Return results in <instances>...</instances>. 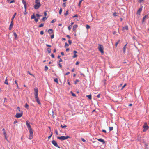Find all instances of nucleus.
Listing matches in <instances>:
<instances>
[{
    "label": "nucleus",
    "instance_id": "nucleus-30",
    "mask_svg": "<svg viewBox=\"0 0 149 149\" xmlns=\"http://www.w3.org/2000/svg\"><path fill=\"white\" fill-rule=\"evenodd\" d=\"M40 0H35V3H40Z\"/></svg>",
    "mask_w": 149,
    "mask_h": 149
},
{
    "label": "nucleus",
    "instance_id": "nucleus-21",
    "mask_svg": "<svg viewBox=\"0 0 149 149\" xmlns=\"http://www.w3.org/2000/svg\"><path fill=\"white\" fill-rule=\"evenodd\" d=\"M36 102L39 104H41V103L40 102V101L39 99V98H38V99H36Z\"/></svg>",
    "mask_w": 149,
    "mask_h": 149
},
{
    "label": "nucleus",
    "instance_id": "nucleus-64",
    "mask_svg": "<svg viewBox=\"0 0 149 149\" xmlns=\"http://www.w3.org/2000/svg\"><path fill=\"white\" fill-rule=\"evenodd\" d=\"M79 61H77L76 62V64H75L76 65H78L79 64Z\"/></svg>",
    "mask_w": 149,
    "mask_h": 149
},
{
    "label": "nucleus",
    "instance_id": "nucleus-2",
    "mask_svg": "<svg viewBox=\"0 0 149 149\" xmlns=\"http://www.w3.org/2000/svg\"><path fill=\"white\" fill-rule=\"evenodd\" d=\"M70 137L69 136H58L57 137V138L62 141H63L67 139L68 138H70Z\"/></svg>",
    "mask_w": 149,
    "mask_h": 149
},
{
    "label": "nucleus",
    "instance_id": "nucleus-7",
    "mask_svg": "<svg viewBox=\"0 0 149 149\" xmlns=\"http://www.w3.org/2000/svg\"><path fill=\"white\" fill-rule=\"evenodd\" d=\"M23 112H21V113H17L15 117L17 118H19L21 117L22 115Z\"/></svg>",
    "mask_w": 149,
    "mask_h": 149
},
{
    "label": "nucleus",
    "instance_id": "nucleus-14",
    "mask_svg": "<svg viewBox=\"0 0 149 149\" xmlns=\"http://www.w3.org/2000/svg\"><path fill=\"white\" fill-rule=\"evenodd\" d=\"M78 26L77 25H75L73 26L72 29L74 31H75L77 27Z\"/></svg>",
    "mask_w": 149,
    "mask_h": 149
},
{
    "label": "nucleus",
    "instance_id": "nucleus-40",
    "mask_svg": "<svg viewBox=\"0 0 149 149\" xmlns=\"http://www.w3.org/2000/svg\"><path fill=\"white\" fill-rule=\"evenodd\" d=\"M109 128L110 131H112L113 130V127H109Z\"/></svg>",
    "mask_w": 149,
    "mask_h": 149
},
{
    "label": "nucleus",
    "instance_id": "nucleus-56",
    "mask_svg": "<svg viewBox=\"0 0 149 149\" xmlns=\"http://www.w3.org/2000/svg\"><path fill=\"white\" fill-rule=\"evenodd\" d=\"M81 141L84 142H85L86 141V140H85L84 138H81Z\"/></svg>",
    "mask_w": 149,
    "mask_h": 149
},
{
    "label": "nucleus",
    "instance_id": "nucleus-62",
    "mask_svg": "<svg viewBox=\"0 0 149 149\" xmlns=\"http://www.w3.org/2000/svg\"><path fill=\"white\" fill-rule=\"evenodd\" d=\"M46 46H47V47H51V46L50 45H49L48 44H46Z\"/></svg>",
    "mask_w": 149,
    "mask_h": 149
},
{
    "label": "nucleus",
    "instance_id": "nucleus-35",
    "mask_svg": "<svg viewBox=\"0 0 149 149\" xmlns=\"http://www.w3.org/2000/svg\"><path fill=\"white\" fill-rule=\"evenodd\" d=\"M2 131L3 132V134H4V135H5V134H6V133L5 132V129L4 128H3V129H2Z\"/></svg>",
    "mask_w": 149,
    "mask_h": 149
},
{
    "label": "nucleus",
    "instance_id": "nucleus-36",
    "mask_svg": "<svg viewBox=\"0 0 149 149\" xmlns=\"http://www.w3.org/2000/svg\"><path fill=\"white\" fill-rule=\"evenodd\" d=\"M79 82V80L78 79H77L75 81H74V84H77V83Z\"/></svg>",
    "mask_w": 149,
    "mask_h": 149
},
{
    "label": "nucleus",
    "instance_id": "nucleus-3",
    "mask_svg": "<svg viewBox=\"0 0 149 149\" xmlns=\"http://www.w3.org/2000/svg\"><path fill=\"white\" fill-rule=\"evenodd\" d=\"M98 49L99 50L101 53H104L103 47L102 45H101V44H99L98 47Z\"/></svg>",
    "mask_w": 149,
    "mask_h": 149
},
{
    "label": "nucleus",
    "instance_id": "nucleus-54",
    "mask_svg": "<svg viewBox=\"0 0 149 149\" xmlns=\"http://www.w3.org/2000/svg\"><path fill=\"white\" fill-rule=\"evenodd\" d=\"M51 56L52 58H54V56L53 54H51Z\"/></svg>",
    "mask_w": 149,
    "mask_h": 149
},
{
    "label": "nucleus",
    "instance_id": "nucleus-10",
    "mask_svg": "<svg viewBox=\"0 0 149 149\" xmlns=\"http://www.w3.org/2000/svg\"><path fill=\"white\" fill-rule=\"evenodd\" d=\"M22 2L23 4L24 5L25 9L26 10V2L24 0L22 1Z\"/></svg>",
    "mask_w": 149,
    "mask_h": 149
},
{
    "label": "nucleus",
    "instance_id": "nucleus-47",
    "mask_svg": "<svg viewBox=\"0 0 149 149\" xmlns=\"http://www.w3.org/2000/svg\"><path fill=\"white\" fill-rule=\"evenodd\" d=\"M56 20L55 19H54L52 21H51V23H54L56 22Z\"/></svg>",
    "mask_w": 149,
    "mask_h": 149
},
{
    "label": "nucleus",
    "instance_id": "nucleus-32",
    "mask_svg": "<svg viewBox=\"0 0 149 149\" xmlns=\"http://www.w3.org/2000/svg\"><path fill=\"white\" fill-rule=\"evenodd\" d=\"M48 69V67L47 66H45V71H47Z\"/></svg>",
    "mask_w": 149,
    "mask_h": 149
},
{
    "label": "nucleus",
    "instance_id": "nucleus-17",
    "mask_svg": "<svg viewBox=\"0 0 149 149\" xmlns=\"http://www.w3.org/2000/svg\"><path fill=\"white\" fill-rule=\"evenodd\" d=\"M148 15H146L143 17V19H142V22H143L144 21L146 18H148Z\"/></svg>",
    "mask_w": 149,
    "mask_h": 149
},
{
    "label": "nucleus",
    "instance_id": "nucleus-12",
    "mask_svg": "<svg viewBox=\"0 0 149 149\" xmlns=\"http://www.w3.org/2000/svg\"><path fill=\"white\" fill-rule=\"evenodd\" d=\"M142 11V8H140L138 10L137 14L138 15H140L141 12Z\"/></svg>",
    "mask_w": 149,
    "mask_h": 149
},
{
    "label": "nucleus",
    "instance_id": "nucleus-55",
    "mask_svg": "<svg viewBox=\"0 0 149 149\" xmlns=\"http://www.w3.org/2000/svg\"><path fill=\"white\" fill-rule=\"evenodd\" d=\"M65 47L69 46V45L67 42H65Z\"/></svg>",
    "mask_w": 149,
    "mask_h": 149
},
{
    "label": "nucleus",
    "instance_id": "nucleus-49",
    "mask_svg": "<svg viewBox=\"0 0 149 149\" xmlns=\"http://www.w3.org/2000/svg\"><path fill=\"white\" fill-rule=\"evenodd\" d=\"M36 16L37 17H40L41 16V15H39V14H36Z\"/></svg>",
    "mask_w": 149,
    "mask_h": 149
},
{
    "label": "nucleus",
    "instance_id": "nucleus-5",
    "mask_svg": "<svg viewBox=\"0 0 149 149\" xmlns=\"http://www.w3.org/2000/svg\"><path fill=\"white\" fill-rule=\"evenodd\" d=\"M52 144L54 145L55 147L58 148H60V147H59L57 144V143L54 140H53L52 141Z\"/></svg>",
    "mask_w": 149,
    "mask_h": 149
},
{
    "label": "nucleus",
    "instance_id": "nucleus-1",
    "mask_svg": "<svg viewBox=\"0 0 149 149\" xmlns=\"http://www.w3.org/2000/svg\"><path fill=\"white\" fill-rule=\"evenodd\" d=\"M27 126V128L29 131V139L31 140L32 139L33 136V132L32 128L31 127L30 125L29 124Z\"/></svg>",
    "mask_w": 149,
    "mask_h": 149
},
{
    "label": "nucleus",
    "instance_id": "nucleus-13",
    "mask_svg": "<svg viewBox=\"0 0 149 149\" xmlns=\"http://www.w3.org/2000/svg\"><path fill=\"white\" fill-rule=\"evenodd\" d=\"M14 36V39L15 40H17V36L16 33L15 32H14L13 33Z\"/></svg>",
    "mask_w": 149,
    "mask_h": 149
},
{
    "label": "nucleus",
    "instance_id": "nucleus-52",
    "mask_svg": "<svg viewBox=\"0 0 149 149\" xmlns=\"http://www.w3.org/2000/svg\"><path fill=\"white\" fill-rule=\"evenodd\" d=\"M77 55L74 54V56H73V58H76V57H77Z\"/></svg>",
    "mask_w": 149,
    "mask_h": 149
},
{
    "label": "nucleus",
    "instance_id": "nucleus-43",
    "mask_svg": "<svg viewBox=\"0 0 149 149\" xmlns=\"http://www.w3.org/2000/svg\"><path fill=\"white\" fill-rule=\"evenodd\" d=\"M61 127L63 128H65L67 127V126L65 125L63 126L62 125H61Z\"/></svg>",
    "mask_w": 149,
    "mask_h": 149
},
{
    "label": "nucleus",
    "instance_id": "nucleus-23",
    "mask_svg": "<svg viewBox=\"0 0 149 149\" xmlns=\"http://www.w3.org/2000/svg\"><path fill=\"white\" fill-rule=\"evenodd\" d=\"M86 97H88L89 99L91 100L92 99V96L91 95H87Z\"/></svg>",
    "mask_w": 149,
    "mask_h": 149
},
{
    "label": "nucleus",
    "instance_id": "nucleus-34",
    "mask_svg": "<svg viewBox=\"0 0 149 149\" xmlns=\"http://www.w3.org/2000/svg\"><path fill=\"white\" fill-rule=\"evenodd\" d=\"M44 25V23H41V24H40L39 26V27H42Z\"/></svg>",
    "mask_w": 149,
    "mask_h": 149
},
{
    "label": "nucleus",
    "instance_id": "nucleus-58",
    "mask_svg": "<svg viewBox=\"0 0 149 149\" xmlns=\"http://www.w3.org/2000/svg\"><path fill=\"white\" fill-rule=\"evenodd\" d=\"M26 125L27 126L28 125H29L30 124L29 123V122L28 121H26Z\"/></svg>",
    "mask_w": 149,
    "mask_h": 149
},
{
    "label": "nucleus",
    "instance_id": "nucleus-19",
    "mask_svg": "<svg viewBox=\"0 0 149 149\" xmlns=\"http://www.w3.org/2000/svg\"><path fill=\"white\" fill-rule=\"evenodd\" d=\"M128 26H127L126 25L124 27H123V30H128Z\"/></svg>",
    "mask_w": 149,
    "mask_h": 149
},
{
    "label": "nucleus",
    "instance_id": "nucleus-25",
    "mask_svg": "<svg viewBox=\"0 0 149 149\" xmlns=\"http://www.w3.org/2000/svg\"><path fill=\"white\" fill-rule=\"evenodd\" d=\"M35 15L34 14H33L31 16V19H35Z\"/></svg>",
    "mask_w": 149,
    "mask_h": 149
},
{
    "label": "nucleus",
    "instance_id": "nucleus-27",
    "mask_svg": "<svg viewBox=\"0 0 149 149\" xmlns=\"http://www.w3.org/2000/svg\"><path fill=\"white\" fill-rule=\"evenodd\" d=\"M83 0H81L79 2V3H78V6H79L80 7V5H81V3L82 2V1H83Z\"/></svg>",
    "mask_w": 149,
    "mask_h": 149
},
{
    "label": "nucleus",
    "instance_id": "nucleus-37",
    "mask_svg": "<svg viewBox=\"0 0 149 149\" xmlns=\"http://www.w3.org/2000/svg\"><path fill=\"white\" fill-rule=\"evenodd\" d=\"M71 93L72 96L74 97L76 96V95L74 93L72 92L71 91Z\"/></svg>",
    "mask_w": 149,
    "mask_h": 149
},
{
    "label": "nucleus",
    "instance_id": "nucleus-61",
    "mask_svg": "<svg viewBox=\"0 0 149 149\" xmlns=\"http://www.w3.org/2000/svg\"><path fill=\"white\" fill-rule=\"evenodd\" d=\"M35 21L36 22H37L38 21V19L37 18H35Z\"/></svg>",
    "mask_w": 149,
    "mask_h": 149
},
{
    "label": "nucleus",
    "instance_id": "nucleus-33",
    "mask_svg": "<svg viewBox=\"0 0 149 149\" xmlns=\"http://www.w3.org/2000/svg\"><path fill=\"white\" fill-rule=\"evenodd\" d=\"M25 107L26 109H28L29 107V105L27 103H26L25 106Z\"/></svg>",
    "mask_w": 149,
    "mask_h": 149
},
{
    "label": "nucleus",
    "instance_id": "nucleus-24",
    "mask_svg": "<svg viewBox=\"0 0 149 149\" xmlns=\"http://www.w3.org/2000/svg\"><path fill=\"white\" fill-rule=\"evenodd\" d=\"M17 109L19 111V113H21V112H23L22 111L20 110V108L19 107H17Z\"/></svg>",
    "mask_w": 149,
    "mask_h": 149
},
{
    "label": "nucleus",
    "instance_id": "nucleus-51",
    "mask_svg": "<svg viewBox=\"0 0 149 149\" xmlns=\"http://www.w3.org/2000/svg\"><path fill=\"white\" fill-rule=\"evenodd\" d=\"M126 84H125L121 88V90H122L126 86Z\"/></svg>",
    "mask_w": 149,
    "mask_h": 149
},
{
    "label": "nucleus",
    "instance_id": "nucleus-28",
    "mask_svg": "<svg viewBox=\"0 0 149 149\" xmlns=\"http://www.w3.org/2000/svg\"><path fill=\"white\" fill-rule=\"evenodd\" d=\"M4 83L6 84L7 85H8V82L7 81V78H6L5 81L4 82Z\"/></svg>",
    "mask_w": 149,
    "mask_h": 149
},
{
    "label": "nucleus",
    "instance_id": "nucleus-38",
    "mask_svg": "<svg viewBox=\"0 0 149 149\" xmlns=\"http://www.w3.org/2000/svg\"><path fill=\"white\" fill-rule=\"evenodd\" d=\"M62 8H60V9L59 10V14H60V15L61 14L62 12Z\"/></svg>",
    "mask_w": 149,
    "mask_h": 149
},
{
    "label": "nucleus",
    "instance_id": "nucleus-16",
    "mask_svg": "<svg viewBox=\"0 0 149 149\" xmlns=\"http://www.w3.org/2000/svg\"><path fill=\"white\" fill-rule=\"evenodd\" d=\"M48 32L49 34H51L53 32V30L52 29H49L48 30Z\"/></svg>",
    "mask_w": 149,
    "mask_h": 149
},
{
    "label": "nucleus",
    "instance_id": "nucleus-59",
    "mask_svg": "<svg viewBox=\"0 0 149 149\" xmlns=\"http://www.w3.org/2000/svg\"><path fill=\"white\" fill-rule=\"evenodd\" d=\"M15 2V1L14 0H12L10 2H9V3L10 4V3H13Z\"/></svg>",
    "mask_w": 149,
    "mask_h": 149
},
{
    "label": "nucleus",
    "instance_id": "nucleus-41",
    "mask_svg": "<svg viewBox=\"0 0 149 149\" xmlns=\"http://www.w3.org/2000/svg\"><path fill=\"white\" fill-rule=\"evenodd\" d=\"M86 28L87 29H88L90 28V26L89 25H86Z\"/></svg>",
    "mask_w": 149,
    "mask_h": 149
},
{
    "label": "nucleus",
    "instance_id": "nucleus-18",
    "mask_svg": "<svg viewBox=\"0 0 149 149\" xmlns=\"http://www.w3.org/2000/svg\"><path fill=\"white\" fill-rule=\"evenodd\" d=\"M127 44H126L124 47L123 48V52L124 53H125V51L126 48Z\"/></svg>",
    "mask_w": 149,
    "mask_h": 149
},
{
    "label": "nucleus",
    "instance_id": "nucleus-9",
    "mask_svg": "<svg viewBox=\"0 0 149 149\" xmlns=\"http://www.w3.org/2000/svg\"><path fill=\"white\" fill-rule=\"evenodd\" d=\"M13 24H14L13 22L11 21L10 24V26H9V30H11L13 26Z\"/></svg>",
    "mask_w": 149,
    "mask_h": 149
},
{
    "label": "nucleus",
    "instance_id": "nucleus-50",
    "mask_svg": "<svg viewBox=\"0 0 149 149\" xmlns=\"http://www.w3.org/2000/svg\"><path fill=\"white\" fill-rule=\"evenodd\" d=\"M43 34H44L43 31H41L40 32V34L42 35Z\"/></svg>",
    "mask_w": 149,
    "mask_h": 149
},
{
    "label": "nucleus",
    "instance_id": "nucleus-20",
    "mask_svg": "<svg viewBox=\"0 0 149 149\" xmlns=\"http://www.w3.org/2000/svg\"><path fill=\"white\" fill-rule=\"evenodd\" d=\"M17 82H18L17 80H16L15 81V83L16 84L17 87V88L18 89H19V88L18 86Z\"/></svg>",
    "mask_w": 149,
    "mask_h": 149
},
{
    "label": "nucleus",
    "instance_id": "nucleus-48",
    "mask_svg": "<svg viewBox=\"0 0 149 149\" xmlns=\"http://www.w3.org/2000/svg\"><path fill=\"white\" fill-rule=\"evenodd\" d=\"M52 134H53V133L52 132V134H51L48 137V139H50V138H51V137L52 136Z\"/></svg>",
    "mask_w": 149,
    "mask_h": 149
},
{
    "label": "nucleus",
    "instance_id": "nucleus-22",
    "mask_svg": "<svg viewBox=\"0 0 149 149\" xmlns=\"http://www.w3.org/2000/svg\"><path fill=\"white\" fill-rule=\"evenodd\" d=\"M47 51L48 52V53H50L51 52V49L50 48H48L47 49Z\"/></svg>",
    "mask_w": 149,
    "mask_h": 149
},
{
    "label": "nucleus",
    "instance_id": "nucleus-31",
    "mask_svg": "<svg viewBox=\"0 0 149 149\" xmlns=\"http://www.w3.org/2000/svg\"><path fill=\"white\" fill-rule=\"evenodd\" d=\"M54 81L55 82H56L57 83H58V79L57 78H55V79H54Z\"/></svg>",
    "mask_w": 149,
    "mask_h": 149
},
{
    "label": "nucleus",
    "instance_id": "nucleus-26",
    "mask_svg": "<svg viewBox=\"0 0 149 149\" xmlns=\"http://www.w3.org/2000/svg\"><path fill=\"white\" fill-rule=\"evenodd\" d=\"M120 42V40H119L115 44V46L116 47L117 46V45Z\"/></svg>",
    "mask_w": 149,
    "mask_h": 149
},
{
    "label": "nucleus",
    "instance_id": "nucleus-39",
    "mask_svg": "<svg viewBox=\"0 0 149 149\" xmlns=\"http://www.w3.org/2000/svg\"><path fill=\"white\" fill-rule=\"evenodd\" d=\"M72 28V26L71 25H69L68 27V29L69 30H70Z\"/></svg>",
    "mask_w": 149,
    "mask_h": 149
},
{
    "label": "nucleus",
    "instance_id": "nucleus-60",
    "mask_svg": "<svg viewBox=\"0 0 149 149\" xmlns=\"http://www.w3.org/2000/svg\"><path fill=\"white\" fill-rule=\"evenodd\" d=\"M78 17L77 15V14H76L74 16H73V18L76 17Z\"/></svg>",
    "mask_w": 149,
    "mask_h": 149
},
{
    "label": "nucleus",
    "instance_id": "nucleus-44",
    "mask_svg": "<svg viewBox=\"0 0 149 149\" xmlns=\"http://www.w3.org/2000/svg\"><path fill=\"white\" fill-rule=\"evenodd\" d=\"M66 3H63L62 6H63L64 7H65L66 6Z\"/></svg>",
    "mask_w": 149,
    "mask_h": 149
},
{
    "label": "nucleus",
    "instance_id": "nucleus-29",
    "mask_svg": "<svg viewBox=\"0 0 149 149\" xmlns=\"http://www.w3.org/2000/svg\"><path fill=\"white\" fill-rule=\"evenodd\" d=\"M113 15L114 16H117L118 15L117 13L116 12H115L113 13Z\"/></svg>",
    "mask_w": 149,
    "mask_h": 149
},
{
    "label": "nucleus",
    "instance_id": "nucleus-42",
    "mask_svg": "<svg viewBox=\"0 0 149 149\" xmlns=\"http://www.w3.org/2000/svg\"><path fill=\"white\" fill-rule=\"evenodd\" d=\"M68 14V10L66 11V12L64 13V15L65 16H67Z\"/></svg>",
    "mask_w": 149,
    "mask_h": 149
},
{
    "label": "nucleus",
    "instance_id": "nucleus-11",
    "mask_svg": "<svg viewBox=\"0 0 149 149\" xmlns=\"http://www.w3.org/2000/svg\"><path fill=\"white\" fill-rule=\"evenodd\" d=\"M97 140L98 141L103 143V144H104L105 143V141L104 140L102 139H98Z\"/></svg>",
    "mask_w": 149,
    "mask_h": 149
},
{
    "label": "nucleus",
    "instance_id": "nucleus-15",
    "mask_svg": "<svg viewBox=\"0 0 149 149\" xmlns=\"http://www.w3.org/2000/svg\"><path fill=\"white\" fill-rule=\"evenodd\" d=\"M16 14H17L16 13H14V15H13V16H12V17L11 18V21L13 22L14 19V18L15 17V16L16 15Z\"/></svg>",
    "mask_w": 149,
    "mask_h": 149
},
{
    "label": "nucleus",
    "instance_id": "nucleus-4",
    "mask_svg": "<svg viewBox=\"0 0 149 149\" xmlns=\"http://www.w3.org/2000/svg\"><path fill=\"white\" fill-rule=\"evenodd\" d=\"M143 128L144 129L143 130V132L146 131L149 128V127L147 125V123H144V125H143Z\"/></svg>",
    "mask_w": 149,
    "mask_h": 149
},
{
    "label": "nucleus",
    "instance_id": "nucleus-46",
    "mask_svg": "<svg viewBox=\"0 0 149 149\" xmlns=\"http://www.w3.org/2000/svg\"><path fill=\"white\" fill-rule=\"evenodd\" d=\"M45 19H47V18H46V17H44L42 19V21H45Z\"/></svg>",
    "mask_w": 149,
    "mask_h": 149
},
{
    "label": "nucleus",
    "instance_id": "nucleus-8",
    "mask_svg": "<svg viewBox=\"0 0 149 149\" xmlns=\"http://www.w3.org/2000/svg\"><path fill=\"white\" fill-rule=\"evenodd\" d=\"M34 92H35V96H37L38 95V90L37 88H34Z\"/></svg>",
    "mask_w": 149,
    "mask_h": 149
},
{
    "label": "nucleus",
    "instance_id": "nucleus-63",
    "mask_svg": "<svg viewBox=\"0 0 149 149\" xmlns=\"http://www.w3.org/2000/svg\"><path fill=\"white\" fill-rule=\"evenodd\" d=\"M63 61V60H62V59L61 58H60L59 59V62L60 63L61 62H62Z\"/></svg>",
    "mask_w": 149,
    "mask_h": 149
},
{
    "label": "nucleus",
    "instance_id": "nucleus-6",
    "mask_svg": "<svg viewBox=\"0 0 149 149\" xmlns=\"http://www.w3.org/2000/svg\"><path fill=\"white\" fill-rule=\"evenodd\" d=\"M41 4L40 3H35L34 6V8L36 9H38L40 7Z\"/></svg>",
    "mask_w": 149,
    "mask_h": 149
},
{
    "label": "nucleus",
    "instance_id": "nucleus-53",
    "mask_svg": "<svg viewBox=\"0 0 149 149\" xmlns=\"http://www.w3.org/2000/svg\"><path fill=\"white\" fill-rule=\"evenodd\" d=\"M54 38V34L52 35L51 36V38L53 39V38Z\"/></svg>",
    "mask_w": 149,
    "mask_h": 149
},
{
    "label": "nucleus",
    "instance_id": "nucleus-57",
    "mask_svg": "<svg viewBox=\"0 0 149 149\" xmlns=\"http://www.w3.org/2000/svg\"><path fill=\"white\" fill-rule=\"evenodd\" d=\"M68 42L70 45H71L72 43V41L70 40H68Z\"/></svg>",
    "mask_w": 149,
    "mask_h": 149
},
{
    "label": "nucleus",
    "instance_id": "nucleus-45",
    "mask_svg": "<svg viewBox=\"0 0 149 149\" xmlns=\"http://www.w3.org/2000/svg\"><path fill=\"white\" fill-rule=\"evenodd\" d=\"M47 11H45V12L44 13V14L45 16V17H46V16L47 15V14L46 13Z\"/></svg>",
    "mask_w": 149,
    "mask_h": 149
}]
</instances>
